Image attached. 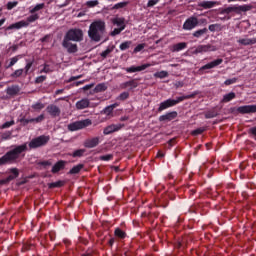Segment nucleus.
<instances>
[{
	"label": "nucleus",
	"mask_w": 256,
	"mask_h": 256,
	"mask_svg": "<svg viewBox=\"0 0 256 256\" xmlns=\"http://www.w3.org/2000/svg\"><path fill=\"white\" fill-rule=\"evenodd\" d=\"M187 47V43L185 42H180L178 44H175L172 48L173 52H179V51H183V49H185Z\"/></svg>",
	"instance_id": "29"
},
{
	"label": "nucleus",
	"mask_w": 256,
	"mask_h": 256,
	"mask_svg": "<svg viewBox=\"0 0 256 256\" xmlns=\"http://www.w3.org/2000/svg\"><path fill=\"white\" fill-rule=\"evenodd\" d=\"M204 131H205V128H198L196 130H193L191 132V134L194 135V136H197V135H201V133H203Z\"/></svg>",
	"instance_id": "52"
},
{
	"label": "nucleus",
	"mask_w": 256,
	"mask_h": 256,
	"mask_svg": "<svg viewBox=\"0 0 256 256\" xmlns=\"http://www.w3.org/2000/svg\"><path fill=\"white\" fill-rule=\"evenodd\" d=\"M114 235L116 237H119L120 239H125V237H127V234L123 230H121L120 228L115 229Z\"/></svg>",
	"instance_id": "32"
},
{
	"label": "nucleus",
	"mask_w": 256,
	"mask_h": 256,
	"mask_svg": "<svg viewBox=\"0 0 256 256\" xmlns=\"http://www.w3.org/2000/svg\"><path fill=\"white\" fill-rule=\"evenodd\" d=\"M250 133L256 137V127L250 128Z\"/></svg>",
	"instance_id": "64"
},
{
	"label": "nucleus",
	"mask_w": 256,
	"mask_h": 256,
	"mask_svg": "<svg viewBox=\"0 0 256 256\" xmlns=\"http://www.w3.org/2000/svg\"><path fill=\"white\" fill-rule=\"evenodd\" d=\"M26 149L27 143L16 146L14 149L10 150L0 158V165H7V163H13V161L19 159V155L25 152Z\"/></svg>",
	"instance_id": "2"
},
{
	"label": "nucleus",
	"mask_w": 256,
	"mask_h": 256,
	"mask_svg": "<svg viewBox=\"0 0 256 256\" xmlns=\"http://www.w3.org/2000/svg\"><path fill=\"white\" fill-rule=\"evenodd\" d=\"M92 87H95V84L91 83L83 87L84 91H89V89H92Z\"/></svg>",
	"instance_id": "62"
},
{
	"label": "nucleus",
	"mask_w": 256,
	"mask_h": 256,
	"mask_svg": "<svg viewBox=\"0 0 256 256\" xmlns=\"http://www.w3.org/2000/svg\"><path fill=\"white\" fill-rule=\"evenodd\" d=\"M45 79H47V76H38L36 79H35V83H43V81H45Z\"/></svg>",
	"instance_id": "59"
},
{
	"label": "nucleus",
	"mask_w": 256,
	"mask_h": 256,
	"mask_svg": "<svg viewBox=\"0 0 256 256\" xmlns=\"http://www.w3.org/2000/svg\"><path fill=\"white\" fill-rule=\"evenodd\" d=\"M15 177L13 175L8 176L6 179L0 180V185H8V183H11Z\"/></svg>",
	"instance_id": "39"
},
{
	"label": "nucleus",
	"mask_w": 256,
	"mask_h": 256,
	"mask_svg": "<svg viewBox=\"0 0 256 256\" xmlns=\"http://www.w3.org/2000/svg\"><path fill=\"white\" fill-rule=\"evenodd\" d=\"M238 113L242 115L256 113V105H244L237 108Z\"/></svg>",
	"instance_id": "13"
},
{
	"label": "nucleus",
	"mask_w": 256,
	"mask_h": 256,
	"mask_svg": "<svg viewBox=\"0 0 256 256\" xmlns=\"http://www.w3.org/2000/svg\"><path fill=\"white\" fill-rule=\"evenodd\" d=\"M131 47V41H126L120 44V50L126 51V49H129Z\"/></svg>",
	"instance_id": "41"
},
{
	"label": "nucleus",
	"mask_w": 256,
	"mask_h": 256,
	"mask_svg": "<svg viewBox=\"0 0 256 256\" xmlns=\"http://www.w3.org/2000/svg\"><path fill=\"white\" fill-rule=\"evenodd\" d=\"M210 51H217V47L207 44V45H199L195 48L193 51L194 55H197L199 53H209Z\"/></svg>",
	"instance_id": "9"
},
{
	"label": "nucleus",
	"mask_w": 256,
	"mask_h": 256,
	"mask_svg": "<svg viewBox=\"0 0 256 256\" xmlns=\"http://www.w3.org/2000/svg\"><path fill=\"white\" fill-rule=\"evenodd\" d=\"M253 6L245 4L242 6H230L228 8L222 9L220 11V15H229V13H237L238 15L241 13H247V11H251Z\"/></svg>",
	"instance_id": "4"
},
{
	"label": "nucleus",
	"mask_w": 256,
	"mask_h": 256,
	"mask_svg": "<svg viewBox=\"0 0 256 256\" xmlns=\"http://www.w3.org/2000/svg\"><path fill=\"white\" fill-rule=\"evenodd\" d=\"M45 7V3L37 4L33 9L30 10V13H36V11H41Z\"/></svg>",
	"instance_id": "43"
},
{
	"label": "nucleus",
	"mask_w": 256,
	"mask_h": 256,
	"mask_svg": "<svg viewBox=\"0 0 256 256\" xmlns=\"http://www.w3.org/2000/svg\"><path fill=\"white\" fill-rule=\"evenodd\" d=\"M197 95V92H194L189 95L180 96L177 99H168L162 103H160V106L158 108V112L161 113V111H165V109H169V107H174V105H177V103H181V101H185V99H193Z\"/></svg>",
	"instance_id": "3"
},
{
	"label": "nucleus",
	"mask_w": 256,
	"mask_h": 256,
	"mask_svg": "<svg viewBox=\"0 0 256 256\" xmlns=\"http://www.w3.org/2000/svg\"><path fill=\"white\" fill-rule=\"evenodd\" d=\"M14 7H17V2H8L7 3V9L8 10L13 9Z\"/></svg>",
	"instance_id": "60"
},
{
	"label": "nucleus",
	"mask_w": 256,
	"mask_h": 256,
	"mask_svg": "<svg viewBox=\"0 0 256 256\" xmlns=\"http://www.w3.org/2000/svg\"><path fill=\"white\" fill-rule=\"evenodd\" d=\"M138 83L135 80H130L127 82H123L122 84H120V89H136V87H138Z\"/></svg>",
	"instance_id": "20"
},
{
	"label": "nucleus",
	"mask_w": 256,
	"mask_h": 256,
	"mask_svg": "<svg viewBox=\"0 0 256 256\" xmlns=\"http://www.w3.org/2000/svg\"><path fill=\"white\" fill-rule=\"evenodd\" d=\"M65 161L60 160L52 167V173H59L61 169L65 168Z\"/></svg>",
	"instance_id": "23"
},
{
	"label": "nucleus",
	"mask_w": 256,
	"mask_h": 256,
	"mask_svg": "<svg viewBox=\"0 0 256 256\" xmlns=\"http://www.w3.org/2000/svg\"><path fill=\"white\" fill-rule=\"evenodd\" d=\"M46 111L51 117H59L61 115V109L55 104L48 105Z\"/></svg>",
	"instance_id": "14"
},
{
	"label": "nucleus",
	"mask_w": 256,
	"mask_h": 256,
	"mask_svg": "<svg viewBox=\"0 0 256 256\" xmlns=\"http://www.w3.org/2000/svg\"><path fill=\"white\" fill-rule=\"evenodd\" d=\"M238 43H240V45H255L256 38H242L238 40Z\"/></svg>",
	"instance_id": "24"
},
{
	"label": "nucleus",
	"mask_w": 256,
	"mask_h": 256,
	"mask_svg": "<svg viewBox=\"0 0 256 256\" xmlns=\"http://www.w3.org/2000/svg\"><path fill=\"white\" fill-rule=\"evenodd\" d=\"M209 31H211V33H215V31H221V24H211L208 27Z\"/></svg>",
	"instance_id": "36"
},
{
	"label": "nucleus",
	"mask_w": 256,
	"mask_h": 256,
	"mask_svg": "<svg viewBox=\"0 0 256 256\" xmlns=\"http://www.w3.org/2000/svg\"><path fill=\"white\" fill-rule=\"evenodd\" d=\"M19 91V86H10L6 89L7 95H17Z\"/></svg>",
	"instance_id": "28"
},
{
	"label": "nucleus",
	"mask_w": 256,
	"mask_h": 256,
	"mask_svg": "<svg viewBox=\"0 0 256 256\" xmlns=\"http://www.w3.org/2000/svg\"><path fill=\"white\" fill-rule=\"evenodd\" d=\"M51 69H49V65H45L44 68L41 70V73H49Z\"/></svg>",
	"instance_id": "63"
},
{
	"label": "nucleus",
	"mask_w": 256,
	"mask_h": 256,
	"mask_svg": "<svg viewBox=\"0 0 256 256\" xmlns=\"http://www.w3.org/2000/svg\"><path fill=\"white\" fill-rule=\"evenodd\" d=\"M159 3V0H149L147 3V7H155Z\"/></svg>",
	"instance_id": "56"
},
{
	"label": "nucleus",
	"mask_w": 256,
	"mask_h": 256,
	"mask_svg": "<svg viewBox=\"0 0 256 256\" xmlns=\"http://www.w3.org/2000/svg\"><path fill=\"white\" fill-rule=\"evenodd\" d=\"M207 32H208L207 28L197 30L193 33V37H196L197 39H199V37H203V35L207 34Z\"/></svg>",
	"instance_id": "31"
},
{
	"label": "nucleus",
	"mask_w": 256,
	"mask_h": 256,
	"mask_svg": "<svg viewBox=\"0 0 256 256\" xmlns=\"http://www.w3.org/2000/svg\"><path fill=\"white\" fill-rule=\"evenodd\" d=\"M145 49V44H139L134 48V53H139V51H143Z\"/></svg>",
	"instance_id": "53"
},
{
	"label": "nucleus",
	"mask_w": 256,
	"mask_h": 256,
	"mask_svg": "<svg viewBox=\"0 0 256 256\" xmlns=\"http://www.w3.org/2000/svg\"><path fill=\"white\" fill-rule=\"evenodd\" d=\"M125 99H129V92H122V93L118 96V100H119V101H125Z\"/></svg>",
	"instance_id": "47"
},
{
	"label": "nucleus",
	"mask_w": 256,
	"mask_h": 256,
	"mask_svg": "<svg viewBox=\"0 0 256 256\" xmlns=\"http://www.w3.org/2000/svg\"><path fill=\"white\" fill-rule=\"evenodd\" d=\"M111 159H113V154H107L104 156H100L101 161H111Z\"/></svg>",
	"instance_id": "51"
},
{
	"label": "nucleus",
	"mask_w": 256,
	"mask_h": 256,
	"mask_svg": "<svg viewBox=\"0 0 256 256\" xmlns=\"http://www.w3.org/2000/svg\"><path fill=\"white\" fill-rule=\"evenodd\" d=\"M127 2H119L115 4L112 9H124V7H127Z\"/></svg>",
	"instance_id": "44"
},
{
	"label": "nucleus",
	"mask_w": 256,
	"mask_h": 256,
	"mask_svg": "<svg viewBox=\"0 0 256 256\" xmlns=\"http://www.w3.org/2000/svg\"><path fill=\"white\" fill-rule=\"evenodd\" d=\"M118 106H119V104L114 103L112 105L105 107L100 113H101V115H107V117H109V115H112L113 110L115 108H117Z\"/></svg>",
	"instance_id": "21"
},
{
	"label": "nucleus",
	"mask_w": 256,
	"mask_h": 256,
	"mask_svg": "<svg viewBox=\"0 0 256 256\" xmlns=\"http://www.w3.org/2000/svg\"><path fill=\"white\" fill-rule=\"evenodd\" d=\"M87 7H97L99 0H89L86 2Z\"/></svg>",
	"instance_id": "45"
},
{
	"label": "nucleus",
	"mask_w": 256,
	"mask_h": 256,
	"mask_svg": "<svg viewBox=\"0 0 256 256\" xmlns=\"http://www.w3.org/2000/svg\"><path fill=\"white\" fill-rule=\"evenodd\" d=\"M147 67H151V64H144L142 66H132V67L126 68V72L127 73H137L139 71H145V69H147Z\"/></svg>",
	"instance_id": "18"
},
{
	"label": "nucleus",
	"mask_w": 256,
	"mask_h": 256,
	"mask_svg": "<svg viewBox=\"0 0 256 256\" xmlns=\"http://www.w3.org/2000/svg\"><path fill=\"white\" fill-rule=\"evenodd\" d=\"M10 172L13 173L14 179H17V177H19V170L17 168L10 169Z\"/></svg>",
	"instance_id": "58"
},
{
	"label": "nucleus",
	"mask_w": 256,
	"mask_h": 256,
	"mask_svg": "<svg viewBox=\"0 0 256 256\" xmlns=\"http://www.w3.org/2000/svg\"><path fill=\"white\" fill-rule=\"evenodd\" d=\"M91 124H92L91 119L76 121L68 125V130L79 131L80 129H85V127H89V125Z\"/></svg>",
	"instance_id": "8"
},
{
	"label": "nucleus",
	"mask_w": 256,
	"mask_h": 256,
	"mask_svg": "<svg viewBox=\"0 0 256 256\" xmlns=\"http://www.w3.org/2000/svg\"><path fill=\"white\" fill-rule=\"evenodd\" d=\"M81 169H83V164H78L76 166H74L70 171V175H77V173H79V171H81Z\"/></svg>",
	"instance_id": "33"
},
{
	"label": "nucleus",
	"mask_w": 256,
	"mask_h": 256,
	"mask_svg": "<svg viewBox=\"0 0 256 256\" xmlns=\"http://www.w3.org/2000/svg\"><path fill=\"white\" fill-rule=\"evenodd\" d=\"M39 19V14H32L27 17V22L19 21L14 24H11L6 28V31H11V29H22V27H28L29 23H35Z\"/></svg>",
	"instance_id": "5"
},
{
	"label": "nucleus",
	"mask_w": 256,
	"mask_h": 256,
	"mask_svg": "<svg viewBox=\"0 0 256 256\" xmlns=\"http://www.w3.org/2000/svg\"><path fill=\"white\" fill-rule=\"evenodd\" d=\"M233 83H237V78L227 79V80L224 82L225 85H233Z\"/></svg>",
	"instance_id": "57"
},
{
	"label": "nucleus",
	"mask_w": 256,
	"mask_h": 256,
	"mask_svg": "<svg viewBox=\"0 0 256 256\" xmlns=\"http://www.w3.org/2000/svg\"><path fill=\"white\" fill-rule=\"evenodd\" d=\"M32 109H34V111H41V109H45V104L37 102L32 105Z\"/></svg>",
	"instance_id": "38"
},
{
	"label": "nucleus",
	"mask_w": 256,
	"mask_h": 256,
	"mask_svg": "<svg viewBox=\"0 0 256 256\" xmlns=\"http://www.w3.org/2000/svg\"><path fill=\"white\" fill-rule=\"evenodd\" d=\"M65 185V182L63 181H57V182H52L48 184L49 189H55V187H63Z\"/></svg>",
	"instance_id": "35"
},
{
	"label": "nucleus",
	"mask_w": 256,
	"mask_h": 256,
	"mask_svg": "<svg viewBox=\"0 0 256 256\" xmlns=\"http://www.w3.org/2000/svg\"><path fill=\"white\" fill-rule=\"evenodd\" d=\"M197 25H199V20H197L196 17H191L185 21L183 29H186V31H191V29H195Z\"/></svg>",
	"instance_id": "12"
},
{
	"label": "nucleus",
	"mask_w": 256,
	"mask_h": 256,
	"mask_svg": "<svg viewBox=\"0 0 256 256\" xmlns=\"http://www.w3.org/2000/svg\"><path fill=\"white\" fill-rule=\"evenodd\" d=\"M219 115V112L215 110H211L205 113V118L206 119H213Z\"/></svg>",
	"instance_id": "34"
},
{
	"label": "nucleus",
	"mask_w": 256,
	"mask_h": 256,
	"mask_svg": "<svg viewBox=\"0 0 256 256\" xmlns=\"http://www.w3.org/2000/svg\"><path fill=\"white\" fill-rule=\"evenodd\" d=\"M64 39H68L69 41H75L76 43H79L83 41V30L79 28L70 29L64 36Z\"/></svg>",
	"instance_id": "6"
},
{
	"label": "nucleus",
	"mask_w": 256,
	"mask_h": 256,
	"mask_svg": "<svg viewBox=\"0 0 256 256\" xmlns=\"http://www.w3.org/2000/svg\"><path fill=\"white\" fill-rule=\"evenodd\" d=\"M125 127V124H112L104 128L103 133L104 135H111V133H115V131H119Z\"/></svg>",
	"instance_id": "10"
},
{
	"label": "nucleus",
	"mask_w": 256,
	"mask_h": 256,
	"mask_svg": "<svg viewBox=\"0 0 256 256\" xmlns=\"http://www.w3.org/2000/svg\"><path fill=\"white\" fill-rule=\"evenodd\" d=\"M90 105V102H89V99L87 98H84L78 102H76V109H87V107H89Z\"/></svg>",
	"instance_id": "22"
},
{
	"label": "nucleus",
	"mask_w": 256,
	"mask_h": 256,
	"mask_svg": "<svg viewBox=\"0 0 256 256\" xmlns=\"http://www.w3.org/2000/svg\"><path fill=\"white\" fill-rule=\"evenodd\" d=\"M176 117H177V111H172L160 116L159 121L164 123H169V121H173V119H176Z\"/></svg>",
	"instance_id": "15"
},
{
	"label": "nucleus",
	"mask_w": 256,
	"mask_h": 256,
	"mask_svg": "<svg viewBox=\"0 0 256 256\" xmlns=\"http://www.w3.org/2000/svg\"><path fill=\"white\" fill-rule=\"evenodd\" d=\"M223 63V59L219 58L212 62H209L208 64L202 66L200 68V71H205V69H214V67H218V65H221Z\"/></svg>",
	"instance_id": "17"
},
{
	"label": "nucleus",
	"mask_w": 256,
	"mask_h": 256,
	"mask_svg": "<svg viewBox=\"0 0 256 256\" xmlns=\"http://www.w3.org/2000/svg\"><path fill=\"white\" fill-rule=\"evenodd\" d=\"M113 25H117V27L121 28L123 27V30L125 29V19L124 18H114L112 19Z\"/></svg>",
	"instance_id": "26"
},
{
	"label": "nucleus",
	"mask_w": 256,
	"mask_h": 256,
	"mask_svg": "<svg viewBox=\"0 0 256 256\" xmlns=\"http://www.w3.org/2000/svg\"><path fill=\"white\" fill-rule=\"evenodd\" d=\"M50 139L51 137L49 136H45V135L38 136L29 142V148L38 149V147H44V145L49 143Z\"/></svg>",
	"instance_id": "7"
},
{
	"label": "nucleus",
	"mask_w": 256,
	"mask_h": 256,
	"mask_svg": "<svg viewBox=\"0 0 256 256\" xmlns=\"http://www.w3.org/2000/svg\"><path fill=\"white\" fill-rule=\"evenodd\" d=\"M45 119V115L41 114L36 118H32L33 123H41Z\"/></svg>",
	"instance_id": "49"
},
{
	"label": "nucleus",
	"mask_w": 256,
	"mask_h": 256,
	"mask_svg": "<svg viewBox=\"0 0 256 256\" xmlns=\"http://www.w3.org/2000/svg\"><path fill=\"white\" fill-rule=\"evenodd\" d=\"M85 154V149H78L73 152L72 157H83Z\"/></svg>",
	"instance_id": "40"
},
{
	"label": "nucleus",
	"mask_w": 256,
	"mask_h": 256,
	"mask_svg": "<svg viewBox=\"0 0 256 256\" xmlns=\"http://www.w3.org/2000/svg\"><path fill=\"white\" fill-rule=\"evenodd\" d=\"M235 97H237L235 92H230L228 94H225L223 96V99L221 100V103H229V101H233V99H235Z\"/></svg>",
	"instance_id": "25"
},
{
	"label": "nucleus",
	"mask_w": 256,
	"mask_h": 256,
	"mask_svg": "<svg viewBox=\"0 0 256 256\" xmlns=\"http://www.w3.org/2000/svg\"><path fill=\"white\" fill-rule=\"evenodd\" d=\"M19 61V59L17 57H13L10 59V63L7 66V68L9 69V67H13V65H15V63H17Z\"/></svg>",
	"instance_id": "55"
},
{
	"label": "nucleus",
	"mask_w": 256,
	"mask_h": 256,
	"mask_svg": "<svg viewBox=\"0 0 256 256\" xmlns=\"http://www.w3.org/2000/svg\"><path fill=\"white\" fill-rule=\"evenodd\" d=\"M20 123H23V125H29V123H33V118L31 119L21 118Z\"/></svg>",
	"instance_id": "54"
},
{
	"label": "nucleus",
	"mask_w": 256,
	"mask_h": 256,
	"mask_svg": "<svg viewBox=\"0 0 256 256\" xmlns=\"http://www.w3.org/2000/svg\"><path fill=\"white\" fill-rule=\"evenodd\" d=\"M121 31H123V27H121V28H115V29L110 33V35H111L112 37H115L116 35H119V34L121 33Z\"/></svg>",
	"instance_id": "50"
},
{
	"label": "nucleus",
	"mask_w": 256,
	"mask_h": 256,
	"mask_svg": "<svg viewBox=\"0 0 256 256\" xmlns=\"http://www.w3.org/2000/svg\"><path fill=\"white\" fill-rule=\"evenodd\" d=\"M103 91H107V84L106 83H100L96 85L93 92L94 93H103Z\"/></svg>",
	"instance_id": "27"
},
{
	"label": "nucleus",
	"mask_w": 256,
	"mask_h": 256,
	"mask_svg": "<svg viewBox=\"0 0 256 256\" xmlns=\"http://www.w3.org/2000/svg\"><path fill=\"white\" fill-rule=\"evenodd\" d=\"M23 75V69H18L14 73L11 74V77L17 78Z\"/></svg>",
	"instance_id": "48"
},
{
	"label": "nucleus",
	"mask_w": 256,
	"mask_h": 256,
	"mask_svg": "<svg viewBox=\"0 0 256 256\" xmlns=\"http://www.w3.org/2000/svg\"><path fill=\"white\" fill-rule=\"evenodd\" d=\"M33 67V62H28L27 65L25 66V73L26 75L29 73V69Z\"/></svg>",
	"instance_id": "61"
},
{
	"label": "nucleus",
	"mask_w": 256,
	"mask_h": 256,
	"mask_svg": "<svg viewBox=\"0 0 256 256\" xmlns=\"http://www.w3.org/2000/svg\"><path fill=\"white\" fill-rule=\"evenodd\" d=\"M215 5H219V3L217 1H202L198 3V7L202 9H213Z\"/></svg>",
	"instance_id": "19"
},
{
	"label": "nucleus",
	"mask_w": 256,
	"mask_h": 256,
	"mask_svg": "<svg viewBox=\"0 0 256 256\" xmlns=\"http://www.w3.org/2000/svg\"><path fill=\"white\" fill-rule=\"evenodd\" d=\"M11 135H13V133L11 131H6L1 134V139L3 141H7V139H11Z\"/></svg>",
	"instance_id": "42"
},
{
	"label": "nucleus",
	"mask_w": 256,
	"mask_h": 256,
	"mask_svg": "<svg viewBox=\"0 0 256 256\" xmlns=\"http://www.w3.org/2000/svg\"><path fill=\"white\" fill-rule=\"evenodd\" d=\"M62 46L69 53H77L78 51L77 44H73L71 40H68L67 38L63 39Z\"/></svg>",
	"instance_id": "11"
},
{
	"label": "nucleus",
	"mask_w": 256,
	"mask_h": 256,
	"mask_svg": "<svg viewBox=\"0 0 256 256\" xmlns=\"http://www.w3.org/2000/svg\"><path fill=\"white\" fill-rule=\"evenodd\" d=\"M83 145L86 149H93L99 145V137L86 139Z\"/></svg>",
	"instance_id": "16"
},
{
	"label": "nucleus",
	"mask_w": 256,
	"mask_h": 256,
	"mask_svg": "<svg viewBox=\"0 0 256 256\" xmlns=\"http://www.w3.org/2000/svg\"><path fill=\"white\" fill-rule=\"evenodd\" d=\"M105 33H106L105 21L96 20L90 24L89 30H88V36L91 39V41H95L96 43H99V41L103 39V36L105 35Z\"/></svg>",
	"instance_id": "1"
},
{
	"label": "nucleus",
	"mask_w": 256,
	"mask_h": 256,
	"mask_svg": "<svg viewBox=\"0 0 256 256\" xmlns=\"http://www.w3.org/2000/svg\"><path fill=\"white\" fill-rule=\"evenodd\" d=\"M154 76L158 77V79H165V77H169V72L160 71L154 74Z\"/></svg>",
	"instance_id": "37"
},
{
	"label": "nucleus",
	"mask_w": 256,
	"mask_h": 256,
	"mask_svg": "<svg viewBox=\"0 0 256 256\" xmlns=\"http://www.w3.org/2000/svg\"><path fill=\"white\" fill-rule=\"evenodd\" d=\"M12 125H15V120H11V121L5 122L1 126V129H9V127H12Z\"/></svg>",
	"instance_id": "46"
},
{
	"label": "nucleus",
	"mask_w": 256,
	"mask_h": 256,
	"mask_svg": "<svg viewBox=\"0 0 256 256\" xmlns=\"http://www.w3.org/2000/svg\"><path fill=\"white\" fill-rule=\"evenodd\" d=\"M113 49H115V46L108 47L106 50H104L101 54L100 57L102 59H107L110 53H113Z\"/></svg>",
	"instance_id": "30"
}]
</instances>
